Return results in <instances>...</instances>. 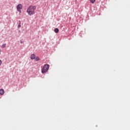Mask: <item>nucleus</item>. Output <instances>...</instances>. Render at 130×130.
I'll return each instance as SVG.
<instances>
[{"instance_id":"nucleus-13","label":"nucleus","mask_w":130,"mask_h":130,"mask_svg":"<svg viewBox=\"0 0 130 130\" xmlns=\"http://www.w3.org/2000/svg\"><path fill=\"white\" fill-rule=\"evenodd\" d=\"M2 64V60L0 59V66Z\"/></svg>"},{"instance_id":"nucleus-1","label":"nucleus","mask_w":130,"mask_h":130,"mask_svg":"<svg viewBox=\"0 0 130 130\" xmlns=\"http://www.w3.org/2000/svg\"><path fill=\"white\" fill-rule=\"evenodd\" d=\"M49 65L47 63L45 64L43 67V68L42 69V73L43 74L46 73L49 70Z\"/></svg>"},{"instance_id":"nucleus-16","label":"nucleus","mask_w":130,"mask_h":130,"mask_svg":"<svg viewBox=\"0 0 130 130\" xmlns=\"http://www.w3.org/2000/svg\"><path fill=\"white\" fill-rule=\"evenodd\" d=\"M19 32H20V30H19Z\"/></svg>"},{"instance_id":"nucleus-15","label":"nucleus","mask_w":130,"mask_h":130,"mask_svg":"<svg viewBox=\"0 0 130 130\" xmlns=\"http://www.w3.org/2000/svg\"><path fill=\"white\" fill-rule=\"evenodd\" d=\"M0 54H1V49H0Z\"/></svg>"},{"instance_id":"nucleus-6","label":"nucleus","mask_w":130,"mask_h":130,"mask_svg":"<svg viewBox=\"0 0 130 130\" xmlns=\"http://www.w3.org/2000/svg\"><path fill=\"white\" fill-rule=\"evenodd\" d=\"M54 32H55V34H58V32H59V29H58V28H55L54 29Z\"/></svg>"},{"instance_id":"nucleus-9","label":"nucleus","mask_w":130,"mask_h":130,"mask_svg":"<svg viewBox=\"0 0 130 130\" xmlns=\"http://www.w3.org/2000/svg\"><path fill=\"white\" fill-rule=\"evenodd\" d=\"M17 27H18V28H20L21 27V22H19Z\"/></svg>"},{"instance_id":"nucleus-4","label":"nucleus","mask_w":130,"mask_h":130,"mask_svg":"<svg viewBox=\"0 0 130 130\" xmlns=\"http://www.w3.org/2000/svg\"><path fill=\"white\" fill-rule=\"evenodd\" d=\"M5 93L4 90L3 88L0 89V95H3Z\"/></svg>"},{"instance_id":"nucleus-2","label":"nucleus","mask_w":130,"mask_h":130,"mask_svg":"<svg viewBox=\"0 0 130 130\" xmlns=\"http://www.w3.org/2000/svg\"><path fill=\"white\" fill-rule=\"evenodd\" d=\"M32 10V6L30 5V6H29L28 7V9L27 10V13H28V14L29 16H31V15H35V11H34V10Z\"/></svg>"},{"instance_id":"nucleus-5","label":"nucleus","mask_w":130,"mask_h":130,"mask_svg":"<svg viewBox=\"0 0 130 130\" xmlns=\"http://www.w3.org/2000/svg\"><path fill=\"white\" fill-rule=\"evenodd\" d=\"M36 58V55L35 54H32L31 55L30 59L31 60H34Z\"/></svg>"},{"instance_id":"nucleus-10","label":"nucleus","mask_w":130,"mask_h":130,"mask_svg":"<svg viewBox=\"0 0 130 130\" xmlns=\"http://www.w3.org/2000/svg\"><path fill=\"white\" fill-rule=\"evenodd\" d=\"M6 44H3L2 46V48H5L6 47Z\"/></svg>"},{"instance_id":"nucleus-7","label":"nucleus","mask_w":130,"mask_h":130,"mask_svg":"<svg viewBox=\"0 0 130 130\" xmlns=\"http://www.w3.org/2000/svg\"><path fill=\"white\" fill-rule=\"evenodd\" d=\"M35 60L36 61H38L40 60V58L38 56H37L36 57H35Z\"/></svg>"},{"instance_id":"nucleus-14","label":"nucleus","mask_w":130,"mask_h":130,"mask_svg":"<svg viewBox=\"0 0 130 130\" xmlns=\"http://www.w3.org/2000/svg\"><path fill=\"white\" fill-rule=\"evenodd\" d=\"M23 42L22 41H20V44H22Z\"/></svg>"},{"instance_id":"nucleus-8","label":"nucleus","mask_w":130,"mask_h":130,"mask_svg":"<svg viewBox=\"0 0 130 130\" xmlns=\"http://www.w3.org/2000/svg\"><path fill=\"white\" fill-rule=\"evenodd\" d=\"M32 8V10H33V11L35 12V10H36L37 6H34Z\"/></svg>"},{"instance_id":"nucleus-12","label":"nucleus","mask_w":130,"mask_h":130,"mask_svg":"<svg viewBox=\"0 0 130 130\" xmlns=\"http://www.w3.org/2000/svg\"><path fill=\"white\" fill-rule=\"evenodd\" d=\"M17 12H19L20 13H21V10H17Z\"/></svg>"},{"instance_id":"nucleus-3","label":"nucleus","mask_w":130,"mask_h":130,"mask_svg":"<svg viewBox=\"0 0 130 130\" xmlns=\"http://www.w3.org/2000/svg\"><path fill=\"white\" fill-rule=\"evenodd\" d=\"M22 7L23 6L22 4H18L17 6V11L21 10L22 9Z\"/></svg>"},{"instance_id":"nucleus-11","label":"nucleus","mask_w":130,"mask_h":130,"mask_svg":"<svg viewBox=\"0 0 130 130\" xmlns=\"http://www.w3.org/2000/svg\"><path fill=\"white\" fill-rule=\"evenodd\" d=\"M95 2V0H90V2L91 3V4H94Z\"/></svg>"}]
</instances>
